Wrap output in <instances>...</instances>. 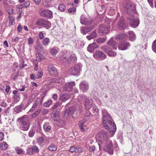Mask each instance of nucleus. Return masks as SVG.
<instances>
[{"label": "nucleus", "mask_w": 156, "mask_h": 156, "mask_svg": "<svg viewBox=\"0 0 156 156\" xmlns=\"http://www.w3.org/2000/svg\"><path fill=\"white\" fill-rule=\"evenodd\" d=\"M23 107L22 105L18 106L14 108V110L17 113H19L22 111Z\"/></svg>", "instance_id": "nucleus-31"}, {"label": "nucleus", "mask_w": 156, "mask_h": 156, "mask_svg": "<svg viewBox=\"0 0 156 156\" xmlns=\"http://www.w3.org/2000/svg\"><path fill=\"white\" fill-rule=\"evenodd\" d=\"M62 60L63 62L68 64H71L76 62L77 57L75 55L71 54L69 57L68 56H65L62 58Z\"/></svg>", "instance_id": "nucleus-3"}, {"label": "nucleus", "mask_w": 156, "mask_h": 156, "mask_svg": "<svg viewBox=\"0 0 156 156\" xmlns=\"http://www.w3.org/2000/svg\"><path fill=\"white\" fill-rule=\"evenodd\" d=\"M135 10V6L134 4L131 3H128L126 6V11L128 14L132 13Z\"/></svg>", "instance_id": "nucleus-14"}, {"label": "nucleus", "mask_w": 156, "mask_h": 156, "mask_svg": "<svg viewBox=\"0 0 156 156\" xmlns=\"http://www.w3.org/2000/svg\"><path fill=\"white\" fill-rule=\"evenodd\" d=\"M41 111V109H37L35 112L32 114V117L33 118H35L38 116Z\"/></svg>", "instance_id": "nucleus-40"}, {"label": "nucleus", "mask_w": 156, "mask_h": 156, "mask_svg": "<svg viewBox=\"0 0 156 156\" xmlns=\"http://www.w3.org/2000/svg\"><path fill=\"white\" fill-rule=\"evenodd\" d=\"M27 104L28 105L30 104L33 101V98L31 96H29L28 98Z\"/></svg>", "instance_id": "nucleus-50"}, {"label": "nucleus", "mask_w": 156, "mask_h": 156, "mask_svg": "<svg viewBox=\"0 0 156 156\" xmlns=\"http://www.w3.org/2000/svg\"><path fill=\"white\" fill-rule=\"evenodd\" d=\"M57 52V51L56 49L55 48H52L51 51V53L52 55H55Z\"/></svg>", "instance_id": "nucleus-57"}, {"label": "nucleus", "mask_w": 156, "mask_h": 156, "mask_svg": "<svg viewBox=\"0 0 156 156\" xmlns=\"http://www.w3.org/2000/svg\"><path fill=\"white\" fill-rule=\"evenodd\" d=\"M43 128L44 130L47 132L50 131L51 129L50 124L48 122L45 123L43 125Z\"/></svg>", "instance_id": "nucleus-27"}, {"label": "nucleus", "mask_w": 156, "mask_h": 156, "mask_svg": "<svg viewBox=\"0 0 156 156\" xmlns=\"http://www.w3.org/2000/svg\"><path fill=\"white\" fill-rule=\"evenodd\" d=\"M110 28V26L109 25L107 26L104 24H101L99 26L98 32L101 35L108 34Z\"/></svg>", "instance_id": "nucleus-9"}, {"label": "nucleus", "mask_w": 156, "mask_h": 156, "mask_svg": "<svg viewBox=\"0 0 156 156\" xmlns=\"http://www.w3.org/2000/svg\"><path fill=\"white\" fill-rule=\"evenodd\" d=\"M44 139L41 137H38L37 140V143L39 144H42L44 142Z\"/></svg>", "instance_id": "nucleus-41"}, {"label": "nucleus", "mask_w": 156, "mask_h": 156, "mask_svg": "<svg viewBox=\"0 0 156 156\" xmlns=\"http://www.w3.org/2000/svg\"><path fill=\"white\" fill-rule=\"evenodd\" d=\"M42 55L38 53L36 54V60L40 61L42 58Z\"/></svg>", "instance_id": "nucleus-46"}, {"label": "nucleus", "mask_w": 156, "mask_h": 156, "mask_svg": "<svg viewBox=\"0 0 156 156\" xmlns=\"http://www.w3.org/2000/svg\"><path fill=\"white\" fill-rule=\"evenodd\" d=\"M69 151L71 152H78L77 151V148L75 147L74 146L71 147L70 148Z\"/></svg>", "instance_id": "nucleus-47"}, {"label": "nucleus", "mask_w": 156, "mask_h": 156, "mask_svg": "<svg viewBox=\"0 0 156 156\" xmlns=\"http://www.w3.org/2000/svg\"><path fill=\"white\" fill-rule=\"evenodd\" d=\"M36 49L38 52H41L42 51L43 48L42 45L40 43H38L37 44Z\"/></svg>", "instance_id": "nucleus-34"}, {"label": "nucleus", "mask_w": 156, "mask_h": 156, "mask_svg": "<svg viewBox=\"0 0 156 156\" xmlns=\"http://www.w3.org/2000/svg\"><path fill=\"white\" fill-rule=\"evenodd\" d=\"M41 15L43 17L51 19L53 18L52 12L48 9H45L42 10L41 13Z\"/></svg>", "instance_id": "nucleus-12"}, {"label": "nucleus", "mask_w": 156, "mask_h": 156, "mask_svg": "<svg viewBox=\"0 0 156 156\" xmlns=\"http://www.w3.org/2000/svg\"><path fill=\"white\" fill-rule=\"evenodd\" d=\"M89 150L91 152H94L95 150V146H92L89 147Z\"/></svg>", "instance_id": "nucleus-62"}, {"label": "nucleus", "mask_w": 156, "mask_h": 156, "mask_svg": "<svg viewBox=\"0 0 156 156\" xmlns=\"http://www.w3.org/2000/svg\"><path fill=\"white\" fill-rule=\"evenodd\" d=\"M128 34L129 35V38L130 40L133 41L136 39L135 35L133 31H129Z\"/></svg>", "instance_id": "nucleus-28"}, {"label": "nucleus", "mask_w": 156, "mask_h": 156, "mask_svg": "<svg viewBox=\"0 0 156 156\" xmlns=\"http://www.w3.org/2000/svg\"><path fill=\"white\" fill-rule=\"evenodd\" d=\"M108 54L109 56L112 57H115L117 55L116 53L115 52L112 51L111 49L108 53Z\"/></svg>", "instance_id": "nucleus-39"}, {"label": "nucleus", "mask_w": 156, "mask_h": 156, "mask_svg": "<svg viewBox=\"0 0 156 156\" xmlns=\"http://www.w3.org/2000/svg\"><path fill=\"white\" fill-rule=\"evenodd\" d=\"M129 23L131 26L133 27L136 28L139 25V20L138 18L135 17L132 15H130L128 18Z\"/></svg>", "instance_id": "nucleus-4"}, {"label": "nucleus", "mask_w": 156, "mask_h": 156, "mask_svg": "<svg viewBox=\"0 0 156 156\" xmlns=\"http://www.w3.org/2000/svg\"><path fill=\"white\" fill-rule=\"evenodd\" d=\"M27 153L29 154L32 155L34 152L32 148H28L27 150Z\"/></svg>", "instance_id": "nucleus-53"}, {"label": "nucleus", "mask_w": 156, "mask_h": 156, "mask_svg": "<svg viewBox=\"0 0 156 156\" xmlns=\"http://www.w3.org/2000/svg\"><path fill=\"white\" fill-rule=\"evenodd\" d=\"M108 133L105 131L101 130L98 133V136L99 140L100 141L104 140L105 141H106L109 140L108 137Z\"/></svg>", "instance_id": "nucleus-10"}, {"label": "nucleus", "mask_w": 156, "mask_h": 156, "mask_svg": "<svg viewBox=\"0 0 156 156\" xmlns=\"http://www.w3.org/2000/svg\"><path fill=\"white\" fill-rule=\"evenodd\" d=\"M60 105V104L59 103H56L52 107V110H53L55 108H57L58 106Z\"/></svg>", "instance_id": "nucleus-60"}, {"label": "nucleus", "mask_w": 156, "mask_h": 156, "mask_svg": "<svg viewBox=\"0 0 156 156\" xmlns=\"http://www.w3.org/2000/svg\"><path fill=\"white\" fill-rule=\"evenodd\" d=\"M80 22L82 24L85 25H88L90 23V22L88 19L85 16L83 15H82L80 17Z\"/></svg>", "instance_id": "nucleus-21"}, {"label": "nucleus", "mask_w": 156, "mask_h": 156, "mask_svg": "<svg viewBox=\"0 0 156 156\" xmlns=\"http://www.w3.org/2000/svg\"><path fill=\"white\" fill-rule=\"evenodd\" d=\"M76 84L74 82H71L65 84L64 89V90L70 91L71 90L73 86H75Z\"/></svg>", "instance_id": "nucleus-18"}, {"label": "nucleus", "mask_w": 156, "mask_h": 156, "mask_svg": "<svg viewBox=\"0 0 156 156\" xmlns=\"http://www.w3.org/2000/svg\"><path fill=\"white\" fill-rule=\"evenodd\" d=\"M32 148L34 152L38 153L39 152V149L38 147L36 146H34L32 147Z\"/></svg>", "instance_id": "nucleus-52"}, {"label": "nucleus", "mask_w": 156, "mask_h": 156, "mask_svg": "<svg viewBox=\"0 0 156 156\" xmlns=\"http://www.w3.org/2000/svg\"><path fill=\"white\" fill-rule=\"evenodd\" d=\"M127 36L125 34H118L116 36L115 38L118 41H121L127 37Z\"/></svg>", "instance_id": "nucleus-22"}, {"label": "nucleus", "mask_w": 156, "mask_h": 156, "mask_svg": "<svg viewBox=\"0 0 156 156\" xmlns=\"http://www.w3.org/2000/svg\"><path fill=\"white\" fill-rule=\"evenodd\" d=\"M52 100H48L46 102L44 103V105L45 107H48L51 104H52Z\"/></svg>", "instance_id": "nucleus-45"}, {"label": "nucleus", "mask_w": 156, "mask_h": 156, "mask_svg": "<svg viewBox=\"0 0 156 156\" xmlns=\"http://www.w3.org/2000/svg\"><path fill=\"white\" fill-rule=\"evenodd\" d=\"M93 103L92 99L87 98L85 102V105L87 110L89 109L91 107Z\"/></svg>", "instance_id": "nucleus-19"}, {"label": "nucleus", "mask_w": 156, "mask_h": 156, "mask_svg": "<svg viewBox=\"0 0 156 156\" xmlns=\"http://www.w3.org/2000/svg\"><path fill=\"white\" fill-rule=\"evenodd\" d=\"M50 82L59 83L62 81V79L59 77L57 78H53L50 80Z\"/></svg>", "instance_id": "nucleus-32"}, {"label": "nucleus", "mask_w": 156, "mask_h": 156, "mask_svg": "<svg viewBox=\"0 0 156 156\" xmlns=\"http://www.w3.org/2000/svg\"><path fill=\"white\" fill-rule=\"evenodd\" d=\"M57 147L53 144L50 145L48 147L50 151H55L57 150Z\"/></svg>", "instance_id": "nucleus-35"}, {"label": "nucleus", "mask_w": 156, "mask_h": 156, "mask_svg": "<svg viewBox=\"0 0 156 156\" xmlns=\"http://www.w3.org/2000/svg\"><path fill=\"white\" fill-rule=\"evenodd\" d=\"M98 47V46L95 43H93L92 44H89L87 48V51L90 52H92L94 50L97 48Z\"/></svg>", "instance_id": "nucleus-20"}, {"label": "nucleus", "mask_w": 156, "mask_h": 156, "mask_svg": "<svg viewBox=\"0 0 156 156\" xmlns=\"http://www.w3.org/2000/svg\"><path fill=\"white\" fill-rule=\"evenodd\" d=\"M94 58L98 60H102L107 57L106 55L101 51H96L93 54Z\"/></svg>", "instance_id": "nucleus-8"}, {"label": "nucleus", "mask_w": 156, "mask_h": 156, "mask_svg": "<svg viewBox=\"0 0 156 156\" xmlns=\"http://www.w3.org/2000/svg\"><path fill=\"white\" fill-rule=\"evenodd\" d=\"M105 142V144L104 148V150L105 151L108 152L110 154H113L114 151L112 141L110 140H108Z\"/></svg>", "instance_id": "nucleus-6"}, {"label": "nucleus", "mask_w": 156, "mask_h": 156, "mask_svg": "<svg viewBox=\"0 0 156 156\" xmlns=\"http://www.w3.org/2000/svg\"><path fill=\"white\" fill-rule=\"evenodd\" d=\"M59 112L58 111H54L53 112L52 118L55 121H57L59 117Z\"/></svg>", "instance_id": "nucleus-30"}, {"label": "nucleus", "mask_w": 156, "mask_h": 156, "mask_svg": "<svg viewBox=\"0 0 156 156\" xmlns=\"http://www.w3.org/2000/svg\"><path fill=\"white\" fill-rule=\"evenodd\" d=\"M50 42V40L48 38L45 37L42 41V43L44 46H47Z\"/></svg>", "instance_id": "nucleus-36"}, {"label": "nucleus", "mask_w": 156, "mask_h": 156, "mask_svg": "<svg viewBox=\"0 0 156 156\" xmlns=\"http://www.w3.org/2000/svg\"><path fill=\"white\" fill-rule=\"evenodd\" d=\"M108 44L109 46L112 47L114 49L116 50L117 49V43L112 39H110L108 42Z\"/></svg>", "instance_id": "nucleus-23"}, {"label": "nucleus", "mask_w": 156, "mask_h": 156, "mask_svg": "<svg viewBox=\"0 0 156 156\" xmlns=\"http://www.w3.org/2000/svg\"><path fill=\"white\" fill-rule=\"evenodd\" d=\"M48 70L51 76H56L57 75L58 72L55 67L52 65L48 66Z\"/></svg>", "instance_id": "nucleus-15"}, {"label": "nucleus", "mask_w": 156, "mask_h": 156, "mask_svg": "<svg viewBox=\"0 0 156 156\" xmlns=\"http://www.w3.org/2000/svg\"><path fill=\"white\" fill-rule=\"evenodd\" d=\"M8 147L7 144L5 142H3L0 144V149L1 150H6Z\"/></svg>", "instance_id": "nucleus-29"}, {"label": "nucleus", "mask_w": 156, "mask_h": 156, "mask_svg": "<svg viewBox=\"0 0 156 156\" xmlns=\"http://www.w3.org/2000/svg\"><path fill=\"white\" fill-rule=\"evenodd\" d=\"M106 41L105 38H99L96 40V42L98 44H101L104 42Z\"/></svg>", "instance_id": "nucleus-43"}, {"label": "nucleus", "mask_w": 156, "mask_h": 156, "mask_svg": "<svg viewBox=\"0 0 156 156\" xmlns=\"http://www.w3.org/2000/svg\"><path fill=\"white\" fill-rule=\"evenodd\" d=\"M81 109V108L78 106L71 107L66 109L64 114L66 116H67L70 114H77L79 112H80Z\"/></svg>", "instance_id": "nucleus-7"}, {"label": "nucleus", "mask_w": 156, "mask_h": 156, "mask_svg": "<svg viewBox=\"0 0 156 156\" xmlns=\"http://www.w3.org/2000/svg\"><path fill=\"white\" fill-rule=\"evenodd\" d=\"M58 9L59 10L61 11H64L66 9V6L64 4H60L59 5Z\"/></svg>", "instance_id": "nucleus-42"}, {"label": "nucleus", "mask_w": 156, "mask_h": 156, "mask_svg": "<svg viewBox=\"0 0 156 156\" xmlns=\"http://www.w3.org/2000/svg\"><path fill=\"white\" fill-rule=\"evenodd\" d=\"M100 48L105 52L107 53V54L108 53L109 51L111 49V48L107 46H102Z\"/></svg>", "instance_id": "nucleus-33"}, {"label": "nucleus", "mask_w": 156, "mask_h": 156, "mask_svg": "<svg viewBox=\"0 0 156 156\" xmlns=\"http://www.w3.org/2000/svg\"><path fill=\"white\" fill-rule=\"evenodd\" d=\"M19 123L20 128L23 131L27 130L30 127V122L28 118L26 115H24L22 117L17 119Z\"/></svg>", "instance_id": "nucleus-2"}, {"label": "nucleus", "mask_w": 156, "mask_h": 156, "mask_svg": "<svg viewBox=\"0 0 156 156\" xmlns=\"http://www.w3.org/2000/svg\"><path fill=\"white\" fill-rule=\"evenodd\" d=\"M69 99V96L66 94H62L60 97L59 99L63 102H65Z\"/></svg>", "instance_id": "nucleus-25"}, {"label": "nucleus", "mask_w": 156, "mask_h": 156, "mask_svg": "<svg viewBox=\"0 0 156 156\" xmlns=\"http://www.w3.org/2000/svg\"><path fill=\"white\" fill-rule=\"evenodd\" d=\"M85 45V43L83 41L80 40L76 41L75 45L76 47L78 48H83Z\"/></svg>", "instance_id": "nucleus-26"}, {"label": "nucleus", "mask_w": 156, "mask_h": 156, "mask_svg": "<svg viewBox=\"0 0 156 156\" xmlns=\"http://www.w3.org/2000/svg\"><path fill=\"white\" fill-rule=\"evenodd\" d=\"M80 88L83 92H86L89 88L88 84L86 81H82L80 84Z\"/></svg>", "instance_id": "nucleus-17"}, {"label": "nucleus", "mask_w": 156, "mask_h": 156, "mask_svg": "<svg viewBox=\"0 0 156 156\" xmlns=\"http://www.w3.org/2000/svg\"><path fill=\"white\" fill-rule=\"evenodd\" d=\"M37 131L38 132H40L41 130V127L39 123V122H37Z\"/></svg>", "instance_id": "nucleus-59"}, {"label": "nucleus", "mask_w": 156, "mask_h": 156, "mask_svg": "<svg viewBox=\"0 0 156 156\" xmlns=\"http://www.w3.org/2000/svg\"><path fill=\"white\" fill-rule=\"evenodd\" d=\"M80 30L81 33L84 35L86 34L87 32V30L86 28L84 27H81L80 29Z\"/></svg>", "instance_id": "nucleus-51"}, {"label": "nucleus", "mask_w": 156, "mask_h": 156, "mask_svg": "<svg viewBox=\"0 0 156 156\" xmlns=\"http://www.w3.org/2000/svg\"><path fill=\"white\" fill-rule=\"evenodd\" d=\"M81 67V64H76L69 69L68 73L72 75H77L80 72Z\"/></svg>", "instance_id": "nucleus-5"}, {"label": "nucleus", "mask_w": 156, "mask_h": 156, "mask_svg": "<svg viewBox=\"0 0 156 156\" xmlns=\"http://www.w3.org/2000/svg\"><path fill=\"white\" fill-rule=\"evenodd\" d=\"M35 133V132L34 130L33 129H31L28 135L30 137H32L34 136Z\"/></svg>", "instance_id": "nucleus-54"}, {"label": "nucleus", "mask_w": 156, "mask_h": 156, "mask_svg": "<svg viewBox=\"0 0 156 156\" xmlns=\"http://www.w3.org/2000/svg\"><path fill=\"white\" fill-rule=\"evenodd\" d=\"M43 75V72L42 71H41L39 72L36 73L34 74V75H35V77L37 79H39L41 78Z\"/></svg>", "instance_id": "nucleus-37"}, {"label": "nucleus", "mask_w": 156, "mask_h": 156, "mask_svg": "<svg viewBox=\"0 0 156 156\" xmlns=\"http://www.w3.org/2000/svg\"><path fill=\"white\" fill-rule=\"evenodd\" d=\"M9 26H12L13 23L15 22V19L14 18L12 17V16H9Z\"/></svg>", "instance_id": "nucleus-38"}, {"label": "nucleus", "mask_w": 156, "mask_h": 156, "mask_svg": "<svg viewBox=\"0 0 156 156\" xmlns=\"http://www.w3.org/2000/svg\"><path fill=\"white\" fill-rule=\"evenodd\" d=\"M4 133L2 132H0V141L3 140L4 139Z\"/></svg>", "instance_id": "nucleus-61"}, {"label": "nucleus", "mask_w": 156, "mask_h": 156, "mask_svg": "<svg viewBox=\"0 0 156 156\" xmlns=\"http://www.w3.org/2000/svg\"><path fill=\"white\" fill-rule=\"evenodd\" d=\"M97 31L96 30H94L90 35L87 36V38L88 40H90L92 39H94L97 36Z\"/></svg>", "instance_id": "nucleus-24"}, {"label": "nucleus", "mask_w": 156, "mask_h": 156, "mask_svg": "<svg viewBox=\"0 0 156 156\" xmlns=\"http://www.w3.org/2000/svg\"><path fill=\"white\" fill-rule=\"evenodd\" d=\"M152 48L153 51L156 53V39L153 42Z\"/></svg>", "instance_id": "nucleus-44"}, {"label": "nucleus", "mask_w": 156, "mask_h": 156, "mask_svg": "<svg viewBox=\"0 0 156 156\" xmlns=\"http://www.w3.org/2000/svg\"><path fill=\"white\" fill-rule=\"evenodd\" d=\"M127 26V24L125 20L122 18H121L117 22V27L120 30H124Z\"/></svg>", "instance_id": "nucleus-13"}, {"label": "nucleus", "mask_w": 156, "mask_h": 156, "mask_svg": "<svg viewBox=\"0 0 156 156\" xmlns=\"http://www.w3.org/2000/svg\"><path fill=\"white\" fill-rule=\"evenodd\" d=\"M39 36L40 39H42L44 38V34L42 32H40L39 33Z\"/></svg>", "instance_id": "nucleus-63"}, {"label": "nucleus", "mask_w": 156, "mask_h": 156, "mask_svg": "<svg viewBox=\"0 0 156 156\" xmlns=\"http://www.w3.org/2000/svg\"><path fill=\"white\" fill-rule=\"evenodd\" d=\"M76 9L75 8L73 7L69 8L68 10L69 13H73V14L74 12H76Z\"/></svg>", "instance_id": "nucleus-56"}, {"label": "nucleus", "mask_w": 156, "mask_h": 156, "mask_svg": "<svg viewBox=\"0 0 156 156\" xmlns=\"http://www.w3.org/2000/svg\"><path fill=\"white\" fill-rule=\"evenodd\" d=\"M19 74V70L17 71V72L16 73V75H11V77L12 78L13 80H15L17 77H18V75Z\"/></svg>", "instance_id": "nucleus-55"}, {"label": "nucleus", "mask_w": 156, "mask_h": 156, "mask_svg": "<svg viewBox=\"0 0 156 156\" xmlns=\"http://www.w3.org/2000/svg\"><path fill=\"white\" fill-rule=\"evenodd\" d=\"M65 125V121L63 120H61L59 121L58 123V126L62 127L64 126Z\"/></svg>", "instance_id": "nucleus-49"}, {"label": "nucleus", "mask_w": 156, "mask_h": 156, "mask_svg": "<svg viewBox=\"0 0 156 156\" xmlns=\"http://www.w3.org/2000/svg\"><path fill=\"white\" fill-rule=\"evenodd\" d=\"M39 104V102L37 100H36L34 102L32 106L36 108Z\"/></svg>", "instance_id": "nucleus-64"}, {"label": "nucleus", "mask_w": 156, "mask_h": 156, "mask_svg": "<svg viewBox=\"0 0 156 156\" xmlns=\"http://www.w3.org/2000/svg\"><path fill=\"white\" fill-rule=\"evenodd\" d=\"M102 113L103 116V125L111 134V136L112 137L116 130V126L110 115L106 109H102Z\"/></svg>", "instance_id": "nucleus-1"}, {"label": "nucleus", "mask_w": 156, "mask_h": 156, "mask_svg": "<svg viewBox=\"0 0 156 156\" xmlns=\"http://www.w3.org/2000/svg\"><path fill=\"white\" fill-rule=\"evenodd\" d=\"M19 39L20 38L19 37H16L12 39V42L15 43V44H16L17 43Z\"/></svg>", "instance_id": "nucleus-58"}, {"label": "nucleus", "mask_w": 156, "mask_h": 156, "mask_svg": "<svg viewBox=\"0 0 156 156\" xmlns=\"http://www.w3.org/2000/svg\"><path fill=\"white\" fill-rule=\"evenodd\" d=\"M130 46V44L126 41L121 42L118 45V48L119 49L124 50L127 49Z\"/></svg>", "instance_id": "nucleus-16"}, {"label": "nucleus", "mask_w": 156, "mask_h": 156, "mask_svg": "<svg viewBox=\"0 0 156 156\" xmlns=\"http://www.w3.org/2000/svg\"><path fill=\"white\" fill-rule=\"evenodd\" d=\"M36 25L39 26H44L45 27H49L51 25L50 23L43 18L37 20Z\"/></svg>", "instance_id": "nucleus-11"}, {"label": "nucleus", "mask_w": 156, "mask_h": 156, "mask_svg": "<svg viewBox=\"0 0 156 156\" xmlns=\"http://www.w3.org/2000/svg\"><path fill=\"white\" fill-rule=\"evenodd\" d=\"M13 99H14L15 101L18 102L20 99V95L19 94H16L15 95L13 96Z\"/></svg>", "instance_id": "nucleus-48"}]
</instances>
